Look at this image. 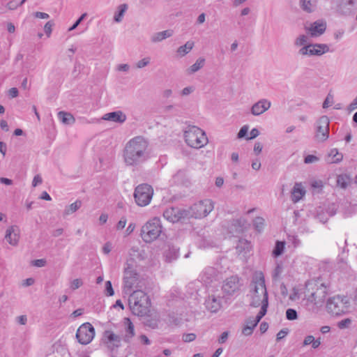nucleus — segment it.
I'll return each instance as SVG.
<instances>
[{
	"label": "nucleus",
	"mask_w": 357,
	"mask_h": 357,
	"mask_svg": "<svg viewBox=\"0 0 357 357\" xmlns=\"http://www.w3.org/2000/svg\"><path fill=\"white\" fill-rule=\"evenodd\" d=\"M148 141L142 136L135 137L128 142L124 149V160L128 165H137L148 158Z\"/></svg>",
	"instance_id": "obj_1"
},
{
	"label": "nucleus",
	"mask_w": 357,
	"mask_h": 357,
	"mask_svg": "<svg viewBox=\"0 0 357 357\" xmlns=\"http://www.w3.org/2000/svg\"><path fill=\"white\" fill-rule=\"evenodd\" d=\"M252 293L251 305L261 306V309L267 311L268 306V292L265 284V279L261 272L256 273L250 284Z\"/></svg>",
	"instance_id": "obj_2"
},
{
	"label": "nucleus",
	"mask_w": 357,
	"mask_h": 357,
	"mask_svg": "<svg viewBox=\"0 0 357 357\" xmlns=\"http://www.w3.org/2000/svg\"><path fill=\"white\" fill-rule=\"evenodd\" d=\"M129 306L132 312L138 316L144 317L149 312L151 301L147 294L142 290L134 291L129 297Z\"/></svg>",
	"instance_id": "obj_3"
},
{
	"label": "nucleus",
	"mask_w": 357,
	"mask_h": 357,
	"mask_svg": "<svg viewBox=\"0 0 357 357\" xmlns=\"http://www.w3.org/2000/svg\"><path fill=\"white\" fill-rule=\"evenodd\" d=\"M327 289L324 284L317 285L312 282L305 284V297L307 304L310 303L317 307L321 306L326 298Z\"/></svg>",
	"instance_id": "obj_4"
},
{
	"label": "nucleus",
	"mask_w": 357,
	"mask_h": 357,
	"mask_svg": "<svg viewBox=\"0 0 357 357\" xmlns=\"http://www.w3.org/2000/svg\"><path fill=\"white\" fill-rule=\"evenodd\" d=\"M185 141L188 146L200 149L208 143V138L204 131L195 126H190L184 132Z\"/></svg>",
	"instance_id": "obj_5"
},
{
	"label": "nucleus",
	"mask_w": 357,
	"mask_h": 357,
	"mask_svg": "<svg viewBox=\"0 0 357 357\" xmlns=\"http://www.w3.org/2000/svg\"><path fill=\"white\" fill-rule=\"evenodd\" d=\"M162 231L160 220L158 218H153L142 227L141 236L144 242L151 243L161 235Z\"/></svg>",
	"instance_id": "obj_6"
},
{
	"label": "nucleus",
	"mask_w": 357,
	"mask_h": 357,
	"mask_svg": "<svg viewBox=\"0 0 357 357\" xmlns=\"http://www.w3.org/2000/svg\"><path fill=\"white\" fill-rule=\"evenodd\" d=\"M133 260H129L126 262V266L124 268V291L128 293L131 291L132 289L135 287L139 280V275L137 270L134 268Z\"/></svg>",
	"instance_id": "obj_7"
},
{
	"label": "nucleus",
	"mask_w": 357,
	"mask_h": 357,
	"mask_svg": "<svg viewBox=\"0 0 357 357\" xmlns=\"http://www.w3.org/2000/svg\"><path fill=\"white\" fill-rule=\"evenodd\" d=\"M214 204L211 199H204L195 203L188 213L195 218H202L208 215L213 209Z\"/></svg>",
	"instance_id": "obj_8"
},
{
	"label": "nucleus",
	"mask_w": 357,
	"mask_h": 357,
	"mask_svg": "<svg viewBox=\"0 0 357 357\" xmlns=\"http://www.w3.org/2000/svg\"><path fill=\"white\" fill-rule=\"evenodd\" d=\"M348 303L347 297L337 296L328 300L326 307L330 313L338 316L347 312Z\"/></svg>",
	"instance_id": "obj_9"
},
{
	"label": "nucleus",
	"mask_w": 357,
	"mask_h": 357,
	"mask_svg": "<svg viewBox=\"0 0 357 357\" xmlns=\"http://www.w3.org/2000/svg\"><path fill=\"white\" fill-rule=\"evenodd\" d=\"M153 194V190L151 185L146 183L139 185L134 192L135 202L138 206H145L150 203Z\"/></svg>",
	"instance_id": "obj_10"
},
{
	"label": "nucleus",
	"mask_w": 357,
	"mask_h": 357,
	"mask_svg": "<svg viewBox=\"0 0 357 357\" xmlns=\"http://www.w3.org/2000/svg\"><path fill=\"white\" fill-rule=\"evenodd\" d=\"M329 119L326 116H321L314 124V139L317 142H324L329 137Z\"/></svg>",
	"instance_id": "obj_11"
},
{
	"label": "nucleus",
	"mask_w": 357,
	"mask_h": 357,
	"mask_svg": "<svg viewBox=\"0 0 357 357\" xmlns=\"http://www.w3.org/2000/svg\"><path fill=\"white\" fill-rule=\"evenodd\" d=\"M122 341L130 345L133 344L136 337L135 326L128 317H125L122 321V329L120 333Z\"/></svg>",
	"instance_id": "obj_12"
},
{
	"label": "nucleus",
	"mask_w": 357,
	"mask_h": 357,
	"mask_svg": "<svg viewBox=\"0 0 357 357\" xmlns=\"http://www.w3.org/2000/svg\"><path fill=\"white\" fill-rule=\"evenodd\" d=\"M95 336V328L89 322L81 325L77 331L76 337L82 344H88Z\"/></svg>",
	"instance_id": "obj_13"
},
{
	"label": "nucleus",
	"mask_w": 357,
	"mask_h": 357,
	"mask_svg": "<svg viewBox=\"0 0 357 357\" xmlns=\"http://www.w3.org/2000/svg\"><path fill=\"white\" fill-rule=\"evenodd\" d=\"M329 51V47L326 44L312 43L302 47L298 50V54L301 56H321Z\"/></svg>",
	"instance_id": "obj_14"
},
{
	"label": "nucleus",
	"mask_w": 357,
	"mask_h": 357,
	"mask_svg": "<svg viewBox=\"0 0 357 357\" xmlns=\"http://www.w3.org/2000/svg\"><path fill=\"white\" fill-rule=\"evenodd\" d=\"M267 311L264 309H261L255 317H249L245 320V324L242 329V333L244 335H250L253 333V330L257 326L258 323L266 314Z\"/></svg>",
	"instance_id": "obj_15"
},
{
	"label": "nucleus",
	"mask_w": 357,
	"mask_h": 357,
	"mask_svg": "<svg viewBox=\"0 0 357 357\" xmlns=\"http://www.w3.org/2000/svg\"><path fill=\"white\" fill-rule=\"evenodd\" d=\"M102 340L104 343L111 351L119 348L122 341L120 335H117L109 330H107L104 332Z\"/></svg>",
	"instance_id": "obj_16"
},
{
	"label": "nucleus",
	"mask_w": 357,
	"mask_h": 357,
	"mask_svg": "<svg viewBox=\"0 0 357 357\" xmlns=\"http://www.w3.org/2000/svg\"><path fill=\"white\" fill-rule=\"evenodd\" d=\"M240 286L239 278L231 276L224 281L222 289L226 296H232L239 290Z\"/></svg>",
	"instance_id": "obj_17"
},
{
	"label": "nucleus",
	"mask_w": 357,
	"mask_h": 357,
	"mask_svg": "<svg viewBox=\"0 0 357 357\" xmlns=\"http://www.w3.org/2000/svg\"><path fill=\"white\" fill-rule=\"evenodd\" d=\"M188 212L185 210H181L178 208H169L163 213V216L167 220L172 222H176L187 216Z\"/></svg>",
	"instance_id": "obj_18"
},
{
	"label": "nucleus",
	"mask_w": 357,
	"mask_h": 357,
	"mask_svg": "<svg viewBox=\"0 0 357 357\" xmlns=\"http://www.w3.org/2000/svg\"><path fill=\"white\" fill-rule=\"evenodd\" d=\"M223 297L215 295L208 296L205 301V305L208 310L211 312H217L222 307V300Z\"/></svg>",
	"instance_id": "obj_19"
},
{
	"label": "nucleus",
	"mask_w": 357,
	"mask_h": 357,
	"mask_svg": "<svg viewBox=\"0 0 357 357\" xmlns=\"http://www.w3.org/2000/svg\"><path fill=\"white\" fill-rule=\"evenodd\" d=\"M271 106V102L267 99H261L251 107V113L254 116H259L267 111Z\"/></svg>",
	"instance_id": "obj_20"
},
{
	"label": "nucleus",
	"mask_w": 357,
	"mask_h": 357,
	"mask_svg": "<svg viewBox=\"0 0 357 357\" xmlns=\"http://www.w3.org/2000/svg\"><path fill=\"white\" fill-rule=\"evenodd\" d=\"M20 229L16 225L8 227L6 232L5 238L12 245H16L19 241Z\"/></svg>",
	"instance_id": "obj_21"
},
{
	"label": "nucleus",
	"mask_w": 357,
	"mask_h": 357,
	"mask_svg": "<svg viewBox=\"0 0 357 357\" xmlns=\"http://www.w3.org/2000/svg\"><path fill=\"white\" fill-rule=\"evenodd\" d=\"M217 275V271L215 268L208 266L205 268L200 275V278L205 284L212 282Z\"/></svg>",
	"instance_id": "obj_22"
},
{
	"label": "nucleus",
	"mask_w": 357,
	"mask_h": 357,
	"mask_svg": "<svg viewBox=\"0 0 357 357\" xmlns=\"http://www.w3.org/2000/svg\"><path fill=\"white\" fill-rule=\"evenodd\" d=\"M102 119L122 123L126 121V116L123 113V112L119 110L105 114L103 116Z\"/></svg>",
	"instance_id": "obj_23"
},
{
	"label": "nucleus",
	"mask_w": 357,
	"mask_h": 357,
	"mask_svg": "<svg viewBox=\"0 0 357 357\" xmlns=\"http://www.w3.org/2000/svg\"><path fill=\"white\" fill-rule=\"evenodd\" d=\"M326 28V25L325 23L317 21L312 23L309 28H307V30L312 37H316L324 33Z\"/></svg>",
	"instance_id": "obj_24"
},
{
	"label": "nucleus",
	"mask_w": 357,
	"mask_h": 357,
	"mask_svg": "<svg viewBox=\"0 0 357 357\" xmlns=\"http://www.w3.org/2000/svg\"><path fill=\"white\" fill-rule=\"evenodd\" d=\"M245 221L243 219H234L231 222L229 230L231 234H240L243 231Z\"/></svg>",
	"instance_id": "obj_25"
},
{
	"label": "nucleus",
	"mask_w": 357,
	"mask_h": 357,
	"mask_svg": "<svg viewBox=\"0 0 357 357\" xmlns=\"http://www.w3.org/2000/svg\"><path fill=\"white\" fill-rule=\"evenodd\" d=\"M305 194V190L303 188L301 183H296L291 192V198L294 203L300 201Z\"/></svg>",
	"instance_id": "obj_26"
},
{
	"label": "nucleus",
	"mask_w": 357,
	"mask_h": 357,
	"mask_svg": "<svg viewBox=\"0 0 357 357\" xmlns=\"http://www.w3.org/2000/svg\"><path fill=\"white\" fill-rule=\"evenodd\" d=\"M179 251L174 245H168L167 248L164 251L163 256L165 258L167 262H172L176 260L178 257Z\"/></svg>",
	"instance_id": "obj_27"
},
{
	"label": "nucleus",
	"mask_w": 357,
	"mask_h": 357,
	"mask_svg": "<svg viewBox=\"0 0 357 357\" xmlns=\"http://www.w3.org/2000/svg\"><path fill=\"white\" fill-rule=\"evenodd\" d=\"M251 243L244 238H241L236 247V249L239 254L243 253L244 255L249 253L251 250Z\"/></svg>",
	"instance_id": "obj_28"
},
{
	"label": "nucleus",
	"mask_w": 357,
	"mask_h": 357,
	"mask_svg": "<svg viewBox=\"0 0 357 357\" xmlns=\"http://www.w3.org/2000/svg\"><path fill=\"white\" fill-rule=\"evenodd\" d=\"M173 35V31L167 29L165 31L155 33L151 37V41L152 43H158L167 38L171 37Z\"/></svg>",
	"instance_id": "obj_29"
},
{
	"label": "nucleus",
	"mask_w": 357,
	"mask_h": 357,
	"mask_svg": "<svg viewBox=\"0 0 357 357\" xmlns=\"http://www.w3.org/2000/svg\"><path fill=\"white\" fill-rule=\"evenodd\" d=\"M317 0H300L301 8L307 13H312L316 8Z\"/></svg>",
	"instance_id": "obj_30"
},
{
	"label": "nucleus",
	"mask_w": 357,
	"mask_h": 357,
	"mask_svg": "<svg viewBox=\"0 0 357 357\" xmlns=\"http://www.w3.org/2000/svg\"><path fill=\"white\" fill-rule=\"evenodd\" d=\"M127 10H128V5L126 3H123V4L119 5L117 7L116 11L114 13V21L117 23L122 22L124 15Z\"/></svg>",
	"instance_id": "obj_31"
},
{
	"label": "nucleus",
	"mask_w": 357,
	"mask_h": 357,
	"mask_svg": "<svg viewBox=\"0 0 357 357\" xmlns=\"http://www.w3.org/2000/svg\"><path fill=\"white\" fill-rule=\"evenodd\" d=\"M351 178L347 174H340L337 177V185L342 189H346L351 183Z\"/></svg>",
	"instance_id": "obj_32"
},
{
	"label": "nucleus",
	"mask_w": 357,
	"mask_h": 357,
	"mask_svg": "<svg viewBox=\"0 0 357 357\" xmlns=\"http://www.w3.org/2000/svg\"><path fill=\"white\" fill-rule=\"evenodd\" d=\"M58 118L59 119V120L65 123V124H72L75 122V118L73 117V116L68 113V112H59L58 113Z\"/></svg>",
	"instance_id": "obj_33"
},
{
	"label": "nucleus",
	"mask_w": 357,
	"mask_h": 357,
	"mask_svg": "<svg viewBox=\"0 0 357 357\" xmlns=\"http://www.w3.org/2000/svg\"><path fill=\"white\" fill-rule=\"evenodd\" d=\"M328 162L330 163H337L340 162L343 156L342 153H340L336 149H332L328 154Z\"/></svg>",
	"instance_id": "obj_34"
},
{
	"label": "nucleus",
	"mask_w": 357,
	"mask_h": 357,
	"mask_svg": "<svg viewBox=\"0 0 357 357\" xmlns=\"http://www.w3.org/2000/svg\"><path fill=\"white\" fill-rule=\"evenodd\" d=\"M205 63V59L202 57H199L196 62L192 65L187 70L188 74H192L200 70Z\"/></svg>",
	"instance_id": "obj_35"
},
{
	"label": "nucleus",
	"mask_w": 357,
	"mask_h": 357,
	"mask_svg": "<svg viewBox=\"0 0 357 357\" xmlns=\"http://www.w3.org/2000/svg\"><path fill=\"white\" fill-rule=\"evenodd\" d=\"M194 47V42L188 41L184 45L180 46L177 50V53L181 56H183L187 54Z\"/></svg>",
	"instance_id": "obj_36"
},
{
	"label": "nucleus",
	"mask_w": 357,
	"mask_h": 357,
	"mask_svg": "<svg viewBox=\"0 0 357 357\" xmlns=\"http://www.w3.org/2000/svg\"><path fill=\"white\" fill-rule=\"evenodd\" d=\"M82 206V202L80 200H77L74 203L71 204L68 206H67L64 211V215H70L75 211H77Z\"/></svg>",
	"instance_id": "obj_37"
},
{
	"label": "nucleus",
	"mask_w": 357,
	"mask_h": 357,
	"mask_svg": "<svg viewBox=\"0 0 357 357\" xmlns=\"http://www.w3.org/2000/svg\"><path fill=\"white\" fill-rule=\"evenodd\" d=\"M284 250V243L282 241H277L275 248L273 250V255L278 257L281 255Z\"/></svg>",
	"instance_id": "obj_38"
},
{
	"label": "nucleus",
	"mask_w": 357,
	"mask_h": 357,
	"mask_svg": "<svg viewBox=\"0 0 357 357\" xmlns=\"http://www.w3.org/2000/svg\"><path fill=\"white\" fill-rule=\"evenodd\" d=\"M264 222L265 220L263 218L256 217L253 221L255 229L260 232L264 228Z\"/></svg>",
	"instance_id": "obj_39"
},
{
	"label": "nucleus",
	"mask_w": 357,
	"mask_h": 357,
	"mask_svg": "<svg viewBox=\"0 0 357 357\" xmlns=\"http://www.w3.org/2000/svg\"><path fill=\"white\" fill-rule=\"evenodd\" d=\"M308 37L305 35L299 36L295 40L294 44L296 46H305L307 44Z\"/></svg>",
	"instance_id": "obj_40"
},
{
	"label": "nucleus",
	"mask_w": 357,
	"mask_h": 357,
	"mask_svg": "<svg viewBox=\"0 0 357 357\" xmlns=\"http://www.w3.org/2000/svg\"><path fill=\"white\" fill-rule=\"evenodd\" d=\"M286 317L288 320L293 321L298 318V314L296 310L289 308L286 311Z\"/></svg>",
	"instance_id": "obj_41"
},
{
	"label": "nucleus",
	"mask_w": 357,
	"mask_h": 357,
	"mask_svg": "<svg viewBox=\"0 0 357 357\" xmlns=\"http://www.w3.org/2000/svg\"><path fill=\"white\" fill-rule=\"evenodd\" d=\"M185 176V171L183 169L178 170L174 176V179L176 183H182V178Z\"/></svg>",
	"instance_id": "obj_42"
},
{
	"label": "nucleus",
	"mask_w": 357,
	"mask_h": 357,
	"mask_svg": "<svg viewBox=\"0 0 357 357\" xmlns=\"http://www.w3.org/2000/svg\"><path fill=\"white\" fill-rule=\"evenodd\" d=\"M151 59L150 57H145L141 60H139L137 63L136 66L138 68H142L146 66H148L150 63Z\"/></svg>",
	"instance_id": "obj_43"
},
{
	"label": "nucleus",
	"mask_w": 357,
	"mask_h": 357,
	"mask_svg": "<svg viewBox=\"0 0 357 357\" xmlns=\"http://www.w3.org/2000/svg\"><path fill=\"white\" fill-rule=\"evenodd\" d=\"M54 25V23L53 21H49L47 22L44 26V31L46 35L49 37L52 33V26Z\"/></svg>",
	"instance_id": "obj_44"
},
{
	"label": "nucleus",
	"mask_w": 357,
	"mask_h": 357,
	"mask_svg": "<svg viewBox=\"0 0 357 357\" xmlns=\"http://www.w3.org/2000/svg\"><path fill=\"white\" fill-rule=\"evenodd\" d=\"M196 335L195 333H185L183 335L182 340L185 342H190L195 340Z\"/></svg>",
	"instance_id": "obj_45"
},
{
	"label": "nucleus",
	"mask_w": 357,
	"mask_h": 357,
	"mask_svg": "<svg viewBox=\"0 0 357 357\" xmlns=\"http://www.w3.org/2000/svg\"><path fill=\"white\" fill-rule=\"evenodd\" d=\"M105 293L106 295L109 296H113L114 294L112 282L110 281H107L105 282Z\"/></svg>",
	"instance_id": "obj_46"
},
{
	"label": "nucleus",
	"mask_w": 357,
	"mask_h": 357,
	"mask_svg": "<svg viewBox=\"0 0 357 357\" xmlns=\"http://www.w3.org/2000/svg\"><path fill=\"white\" fill-rule=\"evenodd\" d=\"M248 125H245L243 126L239 130L238 133V138H243V137H247V134H248Z\"/></svg>",
	"instance_id": "obj_47"
},
{
	"label": "nucleus",
	"mask_w": 357,
	"mask_h": 357,
	"mask_svg": "<svg viewBox=\"0 0 357 357\" xmlns=\"http://www.w3.org/2000/svg\"><path fill=\"white\" fill-rule=\"evenodd\" d=\"M83 284L82 281L80 279H75L71 282V289L75 290L80 287Z\"/></svg>",
	"instance_id": "obj_48"
},
{
	"label": "nucleus",
	"mask_w": 357,
	"mask_h": 357,
	"mask_svg": "<svg viewBox=\"0 0 357 357\" xmlns=\"http://www.w3.org/2000/svg\"><path fill=\"white\" fill-rule=\"evenodd\" d=\"M282 267L280 265L278 264L273 271V278L274 280L277 279L280 276V275L282 273Z\"/></svg>",
	"instance_id": "obj_49"
},
{
	"label": "nucleus",
	"mask_w": 357,
	"mask_h": 357,
	"mask_svg": "<svg viewBox=\"0 0 357 357\" xmlns=\"http://www.w3.org/2000/svg\"><path fill=\"white\" fill-rule=\"evenodd\" d=\"M318 160H319V158L317 156L313 155H307L304 159V162L306 164L312 163V162H317Z\"/></svg>",
	"instance_id": "obj_50"
},
{
	"label": "nucleus",
	"mask_w": 357,
	"mask_h": 357,
	"mask_svg": "<svg viewBox=\"0 0 357 357\" xmlns=\"http://www.w3.org/2000/svg\"><path fill=\"white\" fill-rule=\"evenodd\" d=\"M31 264L36 267H43L46 264V260L44 259H36L32 261Z\"/></svg>",
	"instance_id": "obj_51"
},
{
	"label": "nucleus",
	"mask_w": 357,
	"mask_h": 357,
	"mask_svg": "<svg viewBox=\"0 0 357 357\" xmlns=\"http://www.w3.org/2000/svg\"><path fill=\"white\" fill-rule=\"evenodd\" d=\"M43 182V179L41 176L39 174L36 175L33 177V181H32V186L36 187L38 185L41 184Z\"/></svg>",
	"instance_id": "obj_52"
},
{
	"label": "nucleus",
	"mask_w": 357,
	"mask_h": 357,
	"mask_svg": "<svg viewBox=\"0 0 357 357\" xmlns=\"http://www.w3.org/2000/svg\"><path fill=\"white\" fill-rule=\"evenodd\" d=\"M126 222H127V220L125 217L121 218V220L118 222V223L116 225V229H118V230L123 229L126 225Z\"/></svg>",
	"instance_id": "obj_53"
},
{
	"label": "nucleus",
	"mask_w": 357,
	"mask_h": 357,
	"mask_svg": "<svg viewBox=\"0 0 357 357\" xmlns=\"http://www.w3.org/2000/svg\"><path fill=\"white\" fill-rule=\"evenodd\" d=\"M314 337L313 335H307L303 342V346H307L312 344L314 341Z\"/></svg>",
	"instance_id": "obj_54"
},
{
	"label": "nucleus",
	"mask_w": 357,
	"mask_h": 357,
	"mask_svg": "<svg viewBox=\"0 0 357 357\" xmlns=\"http://www.w3.org/2000/svg\"><path fill=\"white\" fill-rule=\"evenodd\" d=\"M259 135V131L257 128H252L250 132V136L246 137V139H252L256 138Z\"/></svg>",
	"instance_id": "obj_55"
},
{
	"label": "nucleus",
	"mask_w": 357,
	"mask_h": 357,
	"mask_svg": "<svg viewBox=\"0 0 357 357\" xmlns=\"http://www.w3.org/2000/svg\"><path fill=\"white\" fill-rule=\"evenodd\" d=\"M228 336H229V333L227 331L223 332L220 335V337L218 338V342L220 344L225 343L227 340Z\"/></svg>",
	"instance_id": "obj_56"
},
{
	"label": "nucleus",
	"mask_w": 357,
	"mask_h": 357,
	"mask_svg": "<svg viewBox=\"0 0 357 357\" xmlns=\"http://www.w3.org/2000/svg\"><path fill=\"white\" fill-rule=\"evenodd\" d=\"M288 333L287 329H282L277 334V341H280V340L283 339Z\"/></svg>",
	"instance_id": "obj_57"
},
{
	"label": "nucleus",
	"mask_w": 357,
	"mask_h": 357,
	"mask_svg": "<svg viewBox=\"0 0 357 357\" xmlns=\"http://www.w3.org/2000/svg\"><path fill=\"white\" fill-rule=\"evenodd\" d=\"M18 89L15 87H13L11 89H9L8 91V96L10 97V98H15L18 96Z\"/></svg>",
	"instance_id": "obj_58"
},
{
	"label": "nucleus",
	"mask_w": 357,
	"mask_h": 357,
	"mask_svg": "<svg viewBox=\"0 0 357 357\" xmlns=\"http://www.w3.org/2000/svg\"><path fill=\"white\" fill-rule=\"evenodd\" d=\"M34 16L37 18L40 19H48L50 17V15L47 13H43V12H36L34 13Z\"/></svg>",
	"instance_id": "obj_59"
},
{
	"label": "nucleus",
	"mask_w": 357,
	"mask_h": 357,
	"mask_svg": "<svg viewBox=\"0 0 357 357\" xmlns=\"http://www.w3.org/2000/svg\"><path fill=\"white\" fill-rule=\"evenodd\" d=\"M350 323L351 320L349 319H345L338 323V326L340 328H344L347 327Z\"/></svg>",
	"instance_id": "obj_60"
},
{
	"label": "nucleus",
	"mask_w": 357,
	"mask_h": 357,
	"mask_svg": "<svg viewBox=\"0 0 357 357\" xmlns=\"http://www.w3.org/2000/svg\"><path fill=\"white\" fill-rule=\"evenodd\" d=\"M294 247L296 248L301 245V241L296 236H292L290 239Z\"/></svg>",
	"instance_id": "obj_61"
},
{
	"label": "nucleus",
	"mask_w": 357,
	"mask_h": 357,
	"mask_svg": "<svg viewBox=\"0 0 357 357\" xmlns=\"http://www.w3.org/2000/svg\"><path fill=\"white\" fill-rule=\"evenodd\" d=\"M139 339L140 340L141 342L144 344L149 345L151 344V341L145 335H139Z\"/></svg>",
	"instance_id": "obj_62"
},
{
	"label": "nucleus",
	"mask_w": 357,
	"mask_h": 357,
	"mask_svg": "<svg viewBox=\"0 0 357 357\" xmlns=\"http://www.w3.org/2000/svg\"><path fill=\"white\" fill-rule=\"evenodd\" d=\"M261 167V162L258 159H256L252 162V168L255 170H259Z\"/></svg>",
	"instance_id": "obj_63"
},
{
	"label": "nucleus",
	"mask_w": 357,
	"mask_h": 357,
	"mask_svg": "<svg viewBox=\"0 0 357 357\" xmlns=\"http://www.w3.org/2000/svg\"><path fill=\"white\" fill-rule=\"evenodd\" d=\"M34 279L32 278H27L23 281L22 285L24 287H29L34 284Z\"/></svg>",
	"instance_id": "obj_64"
}]
</instances>
